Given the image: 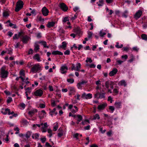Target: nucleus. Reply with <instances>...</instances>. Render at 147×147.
<instances>
[{"mask_svg": "<svg viewBox=\"0 0 147 147\" xmlns=\"http://www.w3.org/2000/svg\"><path fill=\"white\" fill-rule=\"evenodd\" d=\"M39 134L36 133L34 134H33L32 135V137L33 139H34V138L37 139V138H38V137H39Z\"/></svg>", "mask_w": 147, "mask_h": 147, "instance_id": "34", "label": "nucleus"}, {"mask_svg": "<svg viewBox=\"0 0 147 147\" xmlns=\"http://www.w3.org/2000/svg\"><path fill=\"white\" fill-rule=\"evenodd\" d=\"M20 74V76H23L24 77L25 76V74L24 73V71L23 69H21L19 73Z\"/></svg>", "mask_w": 147, "mask_h": 147, "instance_id": "32", "label": "nucleus"}, {"mask_svg": "<svg viewBox=\"0 0 147 147\" xmlns=\"http://www.w3.org/2000/svg\"><path fill=\"white\" fill-rule=\"evenodd\" d=\"M74 32H75L78 35H80L81 34V31L78 28H75L74 29Z\"/></svg>", "mask_w": 147, "mask_h": 147, "instance_id": "27", "label": "nucleus"}, {"mask_svg": "<svg viewBox=\"0 0 147 147\" xmlns=\"http://www.w3.org/2000/svg\"><path fill=\"white\" fill-rule=\"evenodd\" d=\"M48 127V125L47 123H45L44 124V125L42 126L41 128L42 131V132H45L47 131V128Z\"/></svg>", "mask_w": 147, "mask_h": 147, "instance_id": "16", "label": "nucleus"}, {"mask_svg": "<svg viewBox=\"0 0 147 147\" xmlns=\"http://www.w3.org/2000/svg\"><path fill=\"white\" fill-rule=\"evenodd\" d=\"M37 112V110L36 109H33L30 111L28 114L30 115H32L33 114H34L35 113H36Z\"/></svg>", "mask_w": 147, "mask_h": 147, "instance_id": "24", "label": "nucleus"}, {"mask_svg": "<svg viewBox=\"0 0 147 147\" xmlns=\"http://www.w3.org/2000/svg\"><path fill=\"white\" fill-rule=\"evenodd\" d=\"M33 53V50L30 49L29 50L28 52V54L29 55L32 54Z\"/></svg>", "mask_w": 147, "mask_h": 147, "instance_id": "63", "label": "nucleus"}, {"mask_svg": "<svg viewBox=\"0 0 147 147\" xmlns=\"http://www.w3.org/2000/svg\"><path fill=\"white\" fill-rule=\"evenodd\" d=\"M43 94V91L40 89L37 90L34 93V95L36 96H41Z\"/></svg>", "mask_w": 147, "mask_h": 147, "instance_id": "10", "label": "nucleus"}, {"mask_svg": "<svg viewBox=\"0 0 147 147\" xmlns=\"http://www.w3.org/2000/svg\"><path fill=\"white\" fill-rule=\"evenodd\" d=\"M93 34V33L92 32H88V37L89 38H90L92 36Z\"/></svg>", "mask_w": 147, "mask_h": 147, "instance_id": "45", "label": "nucleus"}, {"mask_svg": "<svg viewBox=\"0 0 147 147\" xmlns=\"http://www.w3.org/2000/svg\"><path fill=\"white\" fill-rule=\"evenodd\" d=\"M42 44L44 47H46L47 48H49V47L47 46V43L46 42H43Z\"/></svg>", "mask_w": 147, "mask_h": 147, "instance_id": "59", "label": "nucleus"}, {"mask_svg": "<svg viewBox=\"0 0 147 147\" xmlns=\"http://www.w3.org/2000/svg\"><path fill=\"white\" fill-rule=\"evenodd\" d=\"M115 105L117 108H120L121 107V102H115Z\"/></svg>", "mask_w": 147, "mask_h": 147, "instance_id": "22", "label": "nucleus"}, {"mask_svg": "<svg viewBox=\"0 0 147 147\" xmlns=\"http://www.w3.org/2000/svg\"><path fill=\"white\" fill-rule=\"evenodd\" d=\"M52 54L54 55H63L62 53L58 51H53L52 52Z\"/></svg>", "mask_w": 147, "mask_h": 147, "instance_id": "20", "label": "nucleus"}, {"mask_svg": "<svg viewBox=\"0 0 147 147\" xmlns=\"http://www.w3.org/2000/svg\"><path fill=\"white\" fill-rule=\"evenodd\" d=\"M67 43L65 42H63L62 43V45H61L59 46V47L60 48H62L63 49L65 50V48L66 47Z\"/></svg>", "mask_w": 147, "mask_h": 147, "instance_id": "21", "label": "nucleus"}, {"mask_svg": "<svg viewBox=\"0 0 147 147\" xmlns=\"http://www.w3.org/2000/svg\"><path fill=\"white\" fill-rule=\"evenodd\" d=\"M106 34V33L102 32V30L100 31L99 32V35L101 37H103Z\"/></svg>", "mask_w": 147, "mask_h": 147, "instance_id": "41", "label": "nucleus"}, {"mask_svg": "<svg viewBox=\"0 0 147 147\" xmlns=\"http://www.w3.org/2000/svg\"><path fill=\"white\" fill-rule=\"evenodd\" d=\"M99 98H105V94L103 93H100L99 94Z\"/></svg>", "mask_w": 147, "mask_h": 147, "instance_id": "40", "label": "nucleus"}, {"mask_svg": "<svg viewBox=\"0 0 147 147\" xmlns=\"http://www.w3.org/2000/svg\"><path fill=\"white\" fill-rule=\"evenodd\" d=\"M127 11H125V12L123 13L122 14V16L125 18L127 17Z\"/></svg>", "mask_w": 147, "mask_h": 147, "instance_id": "42", "label": "nucleus"}, {"mask_svg": "<svg viewBox=\"0 0 147 147\" xmlns=\"http://www.w3.org/2000/svg\"><path fill=\"white\" fill-rule=\"evenodd\" d=\"M115 46L117 48H120L123 47V45L122 44H121L120 45H119V43L118 42H117Z\"/></svg>", "mask_w": 147, "mask_h": 147, "instance_id": "33", "label": "nucleus"}, {"mask_svg": "<svg viewBox=\"0 0 147 147\" xmlns=\"http://www.w3.org/2000/svg\"><path fill=\"white\" fill-rule=\"evenodd\" d=\"M68 69V67L65 64L63 65L61 67L60 72L62 74H65L67 73Z\"/></svg>", "mask_w": 147, "mask_h": 147, "instance_id": "4", "label": "nucleus"}, {"mask_svg": "<svg viewBox=\"0 0 147 147\" xmlns=\"http://www.w3.org/2000/svg\"><path fill=\"white\" fill-rule=\"evenodd\" d=\"M55 24V22H49L47 25V27L49 28L53 27Z\"/></svg>", "mask_w": 147, "mask_h": 147, "instance_id": "19", "label": "nucleus"}, {"mask_svg": "<svg viewBox=\"0 0 147 147\" xmlns=\"http://www.w3.org/2000/svg\"><path fill=\"white\" fill-rule=\"evenodd\" d=\"M107 106L106 103H104L98 106V109L99 110H102Z\"/></svg>", "mask_w": 147, "mask_h": 147, "instance_id": "17", "label": "nucleus"}, {"mask_svg": "<svg viewBox=\"0 0 147 147\" xmlns=\"http://www.w3.org/2000/svg\"><path fill=\"white\" fill-rule=\"evenodd\" d=\"M89 67L90 68H94L96 67V65L94 64H91L89 65Z\"/></svg>", "mask_w": 147, "mask_h": 147, "instance_id": "60", "label": "nucleus"}, {"mask_svg": "<svg viewBox=\"0 0 147 147\" xmlns=\"http://www.w3.org/2000/svg\"><path fill=\"white\" fill-rule=\"evenodd\" d=\"M81 97L83 99H88L91 98H92V95L90 93H88L86 94L85 93H84L82 95Z\"/></svg>", "mask_w": 147, "mask_h": 147, "instance_id": "5", "label": "nucleus"}, {"mask_svg": "<svg viewBox=\"0 0 147 147\" xmlns=\"http://www.w3.org/2000/svg\"><path fill=\"white\" fill-rule=\"evenodd\" d=\"M59 7L60 8L64 11H67L68 9L67 7L64 3H60Z\"/></svg>", "mask_w": 147, "mask_h": 147, "instance_id": "7", "label": "nucleus"}, {"mask_svg": "<svg viewBox=\"0 0 147 147\" xmlns=\"http://www.w3.org/2000/svg\"><path fill=\"white\" fill-rule=\"evenodd\" d=\"M59 32L61 34H62L64 33L65 31L62 28H60L59 30Z\"/></svg>", "mask_w": 147, "mask_h": 147, "instance_id": "49", "label": "nucleus"}, {"mask_svg": "<svg viewBox=\"0 0 147 147\" xmlns=\"http://www.w3.org/2000/svg\"><path fill=\"white\" fill-rule=\"evenodd\" d=\"M121 58L123 59H124L123 60L124 61H126V60L127 59L128 56L127 55H122L121 57Z\"/></svg>", "mask_w": 147, "mask_h": 147, "instance_id": "38", "label": "nucleus"}, {"mask_svg": "<svg viewBox=\"0 0 147 147\" xmlns=\"http://www.w3.org/2000/svg\"><path fill=\"white\" fill-rule=\"evenodd\" d=\"M69 92V95H71L72 94H74L76 92V90L74 87H69L68 88Z\"/></svg>", "mask_w": 147, "mask_h": 147, "instance_id": "11", "label": "nucleus"}, {"mask_svg": "<svg viewBox=\"0 0 147 147\" xmlns=\"http://www.w3.org/2000/svg\"><path fill=\"white\" fill-rule=\"evenodd\" d=\"M21 41L24 44L27 43L29 39V37L27 35L22 36V37H21Z\"/></svg>", "mask_w": 147, "mask_h": 147, "instance_id": "8", "label": "nucleus"}, {"mask_svg": "<svg viewBox=\"0 0 147 147\" xmlns=\"http://www.w3.org/2000/svg\"><path fill=\"white\" fill-rule=\"evenodd\" d=\"M92 61L91 58H87L86 60V63L89 62L91 63L92 62Z\"/></svg>", "mask_w": 147, "mask_h": 147, "instance_id": "43", "label": "nucleus"}, {"mask_svg": "<svg viewBox=\"0 0 147 147\" xmlns=\"http://www.w3.org/2000/svg\"><path fill=\"white\" fill-rule=\"evenodd\" d=\"M77 116L78 118L77 119V124H78L82 120V117L81 115H77Z\"/></svg>", "mask_w": 147, "mask_h": 147, "instance_id": "25", "label": "nucleus"}, {"mask_svg": "<svg viewBox=\"0 0 147 147\" xmlns=\"http://www.w3.org/2000/svg\"><path fill=\"white\" fill-rule=\"evenodd\" d=\"M25 93H27L28 94H30L31 91V88L28 87L26 89Z\"/></svg>", "mask_w": 147, "mask_h": 147, "instance_id": "30", "label": "nucleus"}, {"mask_svg": "<svg viewBox=\"0 0 147 147\" xmlns=\"http://www.w3.org/2000/svg\"><path fill=\"white\" fill-rule=\"evenodd\" d=\"M88 82V81L84 80H82L81 81L77 84V87L78 89H81L82 88V86L86 84Z\"/></svg>", "mask_w": 147, "mask_h": 147, "instance_id": "6", "label": "nucleus"}, {"mask_svg": "<svg viewBox=\"0 0 147 147\" xmlns=\"http://www.w3.org/2000/svg\"><path fill=\"white\" fill-rule=\"evenodd\" d=\"M130 59L129 60H128V61L130 62H131L134 60V56L133 55H131V56L130 57Z\"/></svg>", "mask_w": 147, "mask_h": 147, "instance_id": "36", "label": "nucleus"}, {"mask_svg": "<svg viewBox=\"0 0 147 147\" xmlns=\"http://www.w3.org/2000/svg\"><path fill=\"white\" fill-rule=\"evenodd\" d=\"M21 123H24V124H26L28 123V122L27 120L26 119H22L21 120Z\"/></svg>", "mask_w": 147, "mask_h": 147, "instance_id": "55", "label": "nucleus"}, {"mask_svg": "<svg viewBox=\"0 0 147 147\" xmlns=\"http://www.w3.org/2000/svg\"><path fill=\"white\" fill-rule=\"evenodd\" d=\"M77 16L78 14L77 13H76L74 15V17H73L71 18V20H74L77 18Z\"/></svg>", "mask_w": 147, "mask_h": 147, "instance_id": "47", "label": "nucleus"}, {"mask_svg": "<svg viewBox=\"0 0 147 147\" xmlns=\"http://www.w3.org/2000/svg\"><path fill=\"white\" fill-rule=\"evenodd\" d=\"M41 67L38 64H34L32 65L31 71L33 73H36L41 70Z\"/></svg>", "mask_w": 147, "mask_h": 147, "instance_id": "2", "label": "nucleus"}, {"mask_svg": "<svg viewBox=\"0 0 147 147\" xmlns=\"http://www.w3.org/2000/svg\"><path fill=\"white\" fill-rule=\"evenodd\" d=\"M42 12L43 15L45 16H47L49 13V11L48 9L46 8V7H44L42 9Z\"/></svg>", "mask_w": 147, "mask_h": 147, "instance_id": "12", "label": "nucleus"}, {"mask_svg": "<svg viewBox=\"0 0 147 147\" xmlns=\"http://www.w3.org/2000/svg\"><path fill=\"white\" fill-rule=\"evenodd\" d=\"M141 37L143 40L147 41V35L145 34H142Z\"/></svg>", "mask_w": 147, "mask_h": 147, "instance_id": "28", "label": "nucleus"}, {"mask_svg": "<svg viewBox=\"0 0 147 147\" xmlns=\"http://www.w3.org/2000/svg\"><path fill=\"white\" fill-rule=\"evenodd\" d=\"M16 62L15 61H13L9 64V66L11 67H13L15 65Z\"/></svg>", "mask_w": 147, "mask_h": 147, "instance_id": "46", "label": "nucleus"}, {"mask_svg": "<svg viewBox=\"0 0 147 147\" xmlns=\"http://www.w3.org/2000/svg\"><path fill=\"white\" fill-rule=\"evenodd\" d=\"M70 54V51L69 50H67L64 52L65 55H69Z\"/></svg>", "mask_w": 147, "mask_h": 147, "instance_id": "58", "label": "nucleus"}, {"mask_svg": "<svg viewBox=\"0 0 147 147\" xmlns=\"http://www.w3.org/2000/svg\"><path fill=\"white\" fill-rule=\"evenodd\" d=\"M118 71V70L116 68H113L112 71L110 72L109 73V75L110 76H113L116 74Z\"/></svg>", "mask_w": 147, "mask_h": 147, "instance_id": "14", "label": "nucleus"}, {"mask_svg": "<svg viewBox=\"0 0 147 147\" xmlns=\"http://www.w3.org/2000/svg\"><path fill=\"white\" fill-rule=\"evenodd\" d=\"M33 58L34 59L38 61H40L41 60L40 59V57L38 54L35 55L33 57Z\"/></svg>", "mask_w": 147, "mask_h": 147, "instance_id": "18", "label": "nucleus"}, {"mask_svg": "<svg viewBox=\"0 0 147 147\" xmlns=\"http://www.w3.org/2000/svg\"><path fill=\"white\" fill-rule=\"evenodd\" d=\"M19 37L18 36V35L17 34H16L14 35V36L13 37V38L14 39H18L19 38Z\"/></svg>", "mask_w": 147, "mask_h": 147, "instance_id": "64", "label": "nucleus"}, {"mask_svg": "<svg viewBox=\"0 0 147 147\" xmlns=\"http://www.w3.org/2000/svg\"><path fill=\"white\" fill-rule=\"evenodd\" d=\"M100 119V117L98 114H96L95 115L93 116L92 118L93 120H96V119Z\"/></svg>", "mask_w": 147, "mask_h": 147, "instance_id": "29", "label": "nucleus"}, {"mask_svg": "<svg viewBox=\"0 0 147 147\" xmlns=\"http://www.w3.org/2000/svg\"><path fill=\"white\" fill-rule=\"evenodd\" d=\"M67 81L70 84H72L74 82V80L72 78L68 79L67 80Z\"/></svg>", "mask_w": 147, "mask_h": 147, "instance_id": "35", "label": "nucleus"}, {"mask_svg": "<svg viewBox=\"0 0 147 147\" xmlns=\"http://www.w3.org/2000/svg\"><path fill=\"white\" fill-rule=\"evenodd\" d=\"M79 134L78 133H76L73 135V137L74 138H76L77 139H78V137L79 136Z\"/></svg>", "mask_w": 147, "mask_h": 147, "instance_id": "54", "label": "nucleus"}, {"mask_svg": "<svg viewBox=\"0 0 147 147\" xmlns=\"http://www.w3.org/2000/svg\"><path fill=\"white\" fill-rule=\"evenodd\" d=\"M69 20L68 18V17H65L63 18V22L65 23L67 21H69Z\"/></svg>", "mask_w": 147, "mask_h": 147, "instance_id": "44", "label": "nucleus"}, {"mask_svg": "<svg viewBox=\"0 0 147 147\" xmlns=\"http://www.w3.org/2000/svg\"><path fill=\"white\" fill-rule=\"evenodd\" d=\"M6 67L5 66H3L1 69L0 72V77L2 78H5L7 77L8 72L5 70Z\"/></svg>", "mask_w": 147, "mask_h": 147, "instance_id": "1", "label": "nucleus"}, {"mask_svg": "<svg viewBox=\"0 0 147 147\" xmlns=\"http://www.w3.org/2000/svg\"><path fill=\"white\" fill-rule=\"evenodd\" d=\"M34 50L36 52H37L39 49V46L36 43L34 45Z\"/></svg>", "mask_w": 147, "mask_h": 147, "instance_id": "26", "label": "nucleus"}, {"mask_svg": "<svg viewBox=\"0 0 147 147\" xmlns=\"http://www.w3.org/2000/svg\"><path fill=\"white\" fill-rule=\"evenodd\" d=\"M118 84L120 86H123L125 87L127 85L126 82L124 80H122L120 81L118 83Z\"/></svg>", "mask_w": 147, "mask_h": 147, "instance_id": "15", "label": "nucleus"}, {"mask_svg": "<svg viewBox=\"0 0 147 147\" xmlns=\"http://www.w3.org/2000/svg\"><path fill=\"white\" fill-rule=\"evenodd\" d=\"M116 60L117 64L118 65H121L122 63L124 62V61H123V60H121L117 59H116Z\"/></svg>", "mask_w": 147, "mask_h": 147, "instance_id": "37", "label": "nucleus"}, {"mask_svg": "<svg viewBox=\"0 0 147 147\" xmlns=\"http://www.w3.org/2000/svg\"><path fill=\"white\" fill-rule=\"evenodd\" d=\"M9 15V13L7 11H5L3 13V16L4 17H6Z\"/></svg>", "mask_w": 147, "mask_h": 147, "instance_id": "31", "label": "nucleus"}, {"mask_svg": "<svg viewBox=\"0 0 147 147\" xmlns=\"http://www.w3.org/2000/svg\"><path fill=\"white\" fill-rule=\"evenodd\" d=\"M71 68V70L72 71H73V70H76V67L74 64H72Z\"/></svg>", "mask_w": 147, "mask_h": 147, "instance_id": "57", "label": "nucleus"}, {"mask_svg": "<svg viewBox=\"0 0 147 147\" xmlns=\"http://www.w3.org/2000/svg\"><path fill=\"white\" fill-rule=\"evenodd\" d=\"M31 133L30 131H28L26 134V138H28L30 137Z\"/></svg>", "mask_w": 147, "mask_h": 147, "instance_id": "39", "label": "nucleus"}, {"mask_svg": "<svg viewBox=\"0 0 147 147\" xmlns=\"http://www.w3.org/2000/svg\"><path fill=\"white\" fill-rule=\"evenodd\" d=\"M142 11L141 10H139L135 14L134 16V18L136 19H137L140 18L142 14Z\"/></svg>", "mask_w": 147, "mask_h": 147, "instance_id": "9", "label": "nucleus"}, {"mask_svg": "<svg viewBox=\"0 0 147 147\" xmlns=\"http://www.w3.org/2000/svg\"><path fill=\"white\" fill-rule=\"evenodd\" d=\"M14 130L16 131V132L15 133L16 134H17L19 133V128L17 127L14 129Z\"/></svg>", "mask_w": 147, "mask_h": 147, "instance_id": "51", "label": "nucleus"}, {"mask_svg": "<svg viewBox=\"0 0 147 147\" xmlns=\"http://www.w3.org/2000/svg\"><path fill=\"white\" fill-rule=\"evenodd\" d=\"M133 49L134 51L138 52L139 50V48H138L137 47H133Z\"/></svg>", "mask_w": 147, "mask_h": 147, "instance_id": "62", "label": "nucleus"}, {"mask_svg": "<svg viewBox=\"0 0 147 147\" xmlns=\"http://www.w3.org/2000/svg\"><path fill=\"white\" fill-rule=\"evenodd\" d=\"M100 93L97 92L94 95V97L97 98H99Z\"/></svg>", "mask_w": 147, "mask_h": 147, "instance_id": "52", "label": "nucleus"}, {"mask_svg": "<svg viewBox=\"0 0 147 147\" xmlns=\"http://www.w3.org/2000/svg\"><path fill=\"white\" fill-rule=\"evenodd\" d=\"M1 112L4 115H6L7 114H8L9 115L11 114L10 110L8 109H2Z\"/></svg>", "mask_w": 147, "mask_h": 147, "instance_id": "13", "label": "nucleus"}, {"mask_svg": "<svg viewBox=\"0 0 147 147\" xmlns=\"http://www.w3.org/2000/svg\"><path fill=\"white\" fill-rule=\"evenodd\" d=\"M40 140L42 143H44L46 141V139L45 138H40Z\"/></svg>", "mask_w": 147, "mask_h": 147, "instance_id": "61", "label": "nucleus"}, {"mask_svg": "<svg viewBox=\"0 0 147 147\" xmlns=\"http://www.w3.org/2000/svg\"><path fill=\"white\" fill-rule=\"evenodd\" d=\"M109 109L111 111H112V112L113 113V111L115 110V108L114 107L112 106H110L109 107Z\"/></svg>", "mask_w": 147, "mask_h": 147, "instance_id": "50", "label": "nucleus"}, {"mask_svg": "<svg viewBox=\"0 0 147 147\" xmlns=\"http://www.w3.org/2000/svg\"><path fill=\"white\" fill-rule=\"evenodd\" d=\"M81 65L80 63H78L76 65V71H80V69L81 68Z\"/></svg>", "mask_w": 147, "mask_h": 147, "instance_id": "23", "label": "nucleus"}, {"mask_svg": "<svg viewBox=\"0 0 147 147\" xmlns=\"http://www.w3.org/2000/svg\"><path fill=\"white\" fill-rule=\"evenodd\" d=\"M20 42L17 43L16 44L14 45L15 48H17L18 47H19L20 46Z\"/></svg>", "mask_w": 147, "mask_h": 147, "instance_id": "56", "label": "nucleus"}, {"mask_svg": "<svg viewBox=\"0 0 147 147\" xmlns=\"http://www.w3.org/2000/svg\"><path fill=\"white\" fill-rule=\"evenodd\" d=\"M12 100V98L10 97H9L7 100V102L8 103H10Z\"/></svg>", "mask_w": 147, "mask_h": 147, "instance_id": "48", "label": "nucleus"}, {"mask_svg": "<svg viewBox=\"0 0 147 147\" xmlns=\"http://www.w3.org/2000/svg\"><path fill=\"white\" fill-rule=\"evenodd\" d=\"M19 78H21L22 81H24V78H23V77L22 76H20L19 77H17L16 78V80L18 81L19 80Z\"/></svg>", "mask_w": 147, "mask_h": 147, "instance_id": "53", "label": "nucleus"}, {"mask_svg": "<svg viewBox=\"0 0 147 147\" xmlns=\"http://www.w3.org/2000/svg\"><path fill=\"white\" fill-rule=\"evenodd\" d=\"M24 3L21 0L18 1L17 3L15 11L16 12L20 11L23 6Z\"/></svg>", "mask_w": 147, "mask_h": 147, "instance_id": "3", "label": "nucleus"}]
</instances>
